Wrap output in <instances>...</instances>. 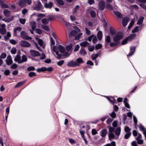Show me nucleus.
<instances>
[{
    "instance_id": "10",
    "label": "nucleus",
    "mask_w": 146,
    "mask_h": 146,
    "mask_svg": "<svg viewBox=\"0 0 146 146\" xmlns=\"http://www.w3.org/2000/svg\"><path fill=\"white\" fill-rule=\"evenodd\" d=\"M129 18L127 17H125L123 18L122 23L123 27H125L127 25L129 21Z\"/></svg>"
},
{
    "instance_id": "46",
    "label": "nucleus",
    "mask_w": 146,
    "mask_h": 146,
    "mask_svg": "<svg viewBox=\"0 0 146 146\" xmlns=\"http://www.w3.org/2000/svg\"><path fill=\"white\" fill-rule=\"evenodd\" d=\"M131 130V129L127 126L124 129L126 133H129Z\"/></svg>"
},
{
    "instance_id": "63",
    "label": "nucleus",
    "mask_w": 146,
    "mask_h": 146,
    "mask_svg": "<svg viewBox=\"0 0 146 146\" xmlns=\"http://www.w3.org/2000/svg\"><path fill=\"white\" fill-rule=\"evenodd\" d=\"M26 20L25 19H19L20 23L22 24H24Z\"/></svg>"
},
{
    "instance_id": "21",
    "label": "nucleus",
    "mask_w": 146,
    "mask_h": 146,
    "mask_svg": "<svg viewBox=\"0 0 146 146\" xmlns=\"http://www.w3.org/2000/svg\"><path fill=\"white\" fill-rule=\"evenodd\" d=\"M144 19V17L143 16H140L139 17V19L137 23V25L141 24L143 23V21Z\"/></svg>"
},
{
    "instance_id": "45",
    "label": "nucleus",
    "mask_w": 146,
    "mask_h": 146,
    "mask_svg": "<svg viewBox=\"0 0 146 146\" xmlns=\"http://www.w3.org/2000/svg\"><path fill=\"white\" fill-rule=\"evenodd\" d=\"M35 67L33 66H31L28 67L27 68V70L29 71H30L35 70Z\"/></svg>"
},
{
    "instance_id": "52",
    "label": "nucleus",
    "mask_w": 146,
    "mask_h": 146,
    "mask_svg": "<svg viewBox=\"0 0 146 146\" xmlns=\"http://www.w3.org/2000/svg\"><path fill=\"white\" fill-rule=\"evenodd\" d=\"M85 29L86 34L88 35H90L91 34V31H90L86 27L85 28Z\"/></svg>"
},
{
    "instance_id": "9",
    "label": "nucleus",
    "mask_w": 146,
    "mask_h": 146,
    "mask_svg": "<svg viewBox=\"0 0 146 146\" xmlns=\"http://www.w3.org/2000/svg\"><path fill=\"white\" fill-rule=\"evenodd\" d=\"M111 42V37L109 35L106 36L105 38V46H107Z\"/></svg>"
},
{
    "instance_id": "48",
    "label": "nucleus",
    "mask_w": 146,
    "mask_h": 146,
    "mask_svg": "<svg viewBox=\"0 0 146 146\" xmlns=\"http://www.w3.org/2000/svg\"><path fill=\"white\" fill-rule=\"evenodd\" d=\"M134 20H132L129 23V26L128 27V29H130L132 26L133 25L134 23Z\"/></svg>"
},
{
    "instance_id": "26",
    "label": "nucleus",
    "mask_w": 146,
    "mask_h": 146,
    "mask_svg": "<svg viewBox=\"0 0 146 146\" xmlns=\"http://www.w3.org/2000/svg\"><path fill=\"white\" fill-rule=\"evenodd\" d=\"M25 2L24 0L20 1L19 3V6L21 7H24L26 6Z\"/></svg>"
},
{
    "instance_id": "29",
    "label": "nucleus",
    "mask_w": 146,
    "mask_h": 146,
    "mask_svg": "<svg viewBox=\"0 0 146 146\" xmlns=\"http://www.w3.org/2000/svg\"><path fill=\"white\" fill-rule=\"evenodd\" d=\"M25 81L19 82L15 86V88H18L21 86L23 85L25 82Z\"/></svg>"
},
{
    "instance_id": "5",
    "label": "nucleus",
    "mask_w": 146,
    "mask_h": 146,
    "mask_svg": "<svg viewBox=\"0 0 146 146\" xmlns=\"http://www.w3.org/2000/svg\"><path fill=\"white\" fill-rule=\"evenodd\" d=\"M0 6L1 8L2 9L10 8L9 5L4 3V1L2 0H0Z\"/></svg>"
},
{
    "instance_id": "42",
    "label": "nucleus",
    "mask_w": 146,
    "mask_h": 146,
    "mask_svg": "<svg viewBox=\"0 0 146 146\" xmlns=\"http://www.w3.org/2000/svg\"><path fill=\"white\" fill-rule=\"evenodd\" d=\"M18 66L17 64L16 63H14L11 65L10 67V68L11 69H16L17 67Z\"/></svg>"
},
{
    "instance_id": "39",
    "label": "nucleus",
    "mask_w": 146,
    "mask_h": 146,
    "mask_svg": "<svg viewBox=\"0 0 146 146\" xmlns=\"http://www.w3.org/2000/svg\"><path fill=\"white\" fill-rule=\"evenodd\" d=\"M77 33V32L75 30H74L71 31L69 34V36H74L76 35Z\"/></svg>"
},
{
    "instance_id": "47",
    "label": "nucleus",
    "mask_w": 146,
    "mask_h": 146,
    "mask_svg": "<svg viewBox=\"0 0 146 146\" xmlns=\"http://www.w3.org/2000/svg\"><path fill=\"white\" fill-rule=\"evenodd\" d=\"M17 52V50L15 48H13L11 50V53L13 54H15Z\"/></svg>"
},
{
    "instance_id": "27",
    "label": "nucleus",
    "mask_w": 146,
    "mask_h": 146,
    "mask_svg": "<svg viewBox=\"0 0 146 146\" xmlns=\"http://www.w3.org/2000/svg\"><path fill=\"white\" fill-rule=\"evenodd\" d=\"M37 72H44L46 71V68L45 67H42L41 68H39L36 69Z\"/></svg>"
},
{
    "instance_id": "53",
    "label": "nucleus",
    "mask_w": 146,
    "mask_h": 146,
    "mask_svg": "<svg viewBox=\"0 0 146 146\" xmlns=\"http://www.w3.org/2000/svg\"><path fill=\"white\" fill-rule=\"evenodd\" d=\"M131 8L133 9H139L138 6L136 5H132L130 6Z\"/></svg>"
},
{
    "instance_id": "31",
    "label": "nucleus",
    "mask_w": 146,
    "mask_h": 146,
    "mask_svg": "<svg viewBox=\"0 0 146 146\" xmlns=\"http://www.w3.org/2000/svg\"><path fill=\"white\" fill-rule=\"evenodd\" d=\"M4 15L6 17H8L10 15V11L9 10H4Z\"/></svg>"
},
{
    "instance_id": "49",
    "label": "nucleus",
    "mask_w": 146,
    "mask_h": 146,
    "mask_svg": "<svg viewBox=\"0 0 146 146\" xmlns=\"http://www.w3.org/2000/svg\"><path fill=\"white\" fill-rule=\"evenodd\" d=\"M29 75L30 77H32L33 76H36V74L35 72H31L29 73Z\"/></svg>"
},
{
    "instance_id": "23",
    "label": "nucleus",
    "mask_w": 146,
    "mask_h": 146,
    "mask_svg": "<svg viewBox=\"0 0 146 146\" xmlns=\"http://www.w3.org/2000/svg\"><path fill=\"white\" fill-rule=\"evenodd\" d=\"M30 26L31 27V29L35 30L36 27V23L34 21H32L30 22Z\"/></svg>"
},
{
    "instance_id": "11",
    "label": "nucleus",
    "mask_w": 146,
    "mask_h": 146,
    "mask_svg": "<svg viewBox=\"0 0 146 146\" xmlns=\"http://www.w3.org/2000/svg\"><path fill=\"white\" fill-rule=\"evenodd\" d=\"M100 135L103 137H105L107 134V130L105 129L101 130L100 133Z\"/></svg>"
},
{
    "instance_id": "15",
    "label": "nucleus",
    "mask_w": 146,
    "mask_h": 146,
    "mask_svg": "<svg viewBox=\"0 0 146 146\" xmlns=\"http://www.w3.org/2000/svg\"><path fill=\"white\" fill-rule=\"evenodd\" d=\"M27 58L26 56L25 55H23L21 56V59L19 63L21 64L24 62H27Z\"/></svg>"
},
{
    "instance_id": "25",
    "label": "nucleus",
    "mask_w": 146,
    "mask_h": 146,
    "mask_svg": "<svg viewBox=\"0 0 146 146\" xmlns=\"http://www.w3.org/2000/svg\"><path fill=\"white\" fill-rule=\"evenodd\" d=\"M55 48V46H54L53 47V50L54 52H55L56 55L57 56L56 58L58 59H60L61 58L62 56V55L61 54H59V52L58 51H55L54 50V48Z\"/></svg>"
},
{
    "instance_id": "62",
    "label": "nucleus",
    "mask_w": 146,
    "mask_h": 146,
    "mask_svg": "<svg viewBox=\"0 0 146 146\" xmlns=\"http://www.w3.org/2000/svg\"><path fill=\"white\" fill-rule=\"evenodd\" d=\"M110 31L112 35H113L115 34V30L111 28V27L110 28Z\"/></svg>"
},
{
    "instance_id": "55",
    "label": "nucleus",
    "mask_w": 146,
    "mask_h": 146,
    "mask_svg": "<svg viewBox=\"0 0 146 146\" xmlns=\"http://www.w3.org/2000/svg\"><path fill=\"white\" fill-rule=\"evenodd\" d=\"M38 43L40 46H43V42L42 40L39 39L38 40Z\"/></svg>"
},
{
    "instance_id": "43",
    "label": "nucleus",
    "mask_w": 146,
    "mask_h": 146,
    "mask_svg": "<svg viewBox=\"0 0 146 146\" xmlns=\"http://www.w3.org/2000/svg\"><path fill=\"white\" fill-rule=\"evenodd\" d=\"M90 14L91 17H94L96 16V12L93 11H91Z\"/></svg>"
},
{
    "instance_id": "8",
    "label": "nucleus",
    "mask_w": 146,
    "mask_h": 146,
    "mask_svg": "<svg viewBox=\"0 0 146 146\" xmlns=\"http://www.w3.org/2000/svg\"><path fill=\"white\" fill-rule=\"evenodd\" d=\"M6 62V64L8 65H9L12 63L13 60L10 55H9L7 56Z\"/></svg>"
},
{
    "instance_id": "30",
    "label": "nucleus",
    "mask_w": 146,
    "mask_h": 146,
    "mask_svg": "<svg viewBox=\"0 0 146 146\" xmlns=\"http://www.w3.org/2000/svg\"><path fill=\"white\" fill-rule=\"evenodd\" d=\"M127 98H125L124 99L123 102L125 106L128 108H130V106L129 104L127 102Z\"/></svg>"
},
{
    "instance_id": "22",
    "label": "nucleus",
    "mask_w": 146,
    "mask_h": 146,
    "mask_svg": "<svg viewBox=\"0 0 146 146\" xmlns=\"http://www.w3.org/2000/svg\"><path fill=\"white\" fill-rule=\"evenodd\" d=\"M72 45L71 44H70L66 45V50L68 51L71 52L72 51Z\"/></svg>"
},
{
    "instance_id": "36",
    "label": "nucleus",
    "mask_w": 146,
    "mask_h": 146,
    "mask_svg": "<svg viewBox=\"0 0 146 146\" xmlns=\"http://www.w3.org/2000/svg\"><path fill=\"white\" fill-rule=\"evenodd\" d=\"M80 53L81 54L84 55L86 54V52L84 48H82L80 51Z\"/></svg>"
},
{
    "instance_id": "20",
    "label": "nucleus",
    "mask_w": 146,
    "mask_h": 146,
    "mask_svg": "<svg viewBox=\"0 0 146 146\" xmlns=\"http://www.w3.org/2000/svg\"><path fill=\"white\" fill-rule=\"evenodd\" d=\"M114 13L118 18H122L123 17V15L118 11H114Z\"/></svg>"
},
{
    "instance_id": "44",
    "label": "nucleus",
    "mask_w": 146,
    "mask_h": 146,
    "mask_svg": "<svg viewBox=\"0 0 146 146\" xmlns=\"http://www.w3.org/2000/svg\"><path fill=\"white\" fill-rule=\"evenodd\" d=\"M6 56L7 55L6 53L5 52H3L1 54L0 56V58L4 59L6 57Z\"/></svg>"
},
{
    "instance_id": "64",
    "label": "nucleus",
    "mask_w": 146,
    "mask_h": 146,
    "mask_svg": "<svg viewBox=\"0 0 146 146\" xmlns=\"http://www.w3.org/2000/svg\"><path fill=\"white\" fill-rule=\"evenodd\" d=\"M9 42L10 43L13 44H16V41L13 39H12L9 40Z\"/></svg>"
},
{
    "instance_id": "32",
    "label": "nucleus",
    "mask_w": 146,
    "mask_h": 146,
    "mask_svg": "<svg viewBox=\"0 0 146 146\" xmlns=\"http://www.w3.org/2000/svg\"><path fill=\"white\" fill-rule=\"evenodd\" d=\"M97 37L99 40H100L102 38V33L100 31H99L98 32L97 34Z\"/></svg>"
},
{
    "instance_id": "57",
    "label": "nucleus",
    "mask_w": 146,
    "mask_h": 146,
    "mask_svg": "<svg viewBox=\"0 0 146 146\" xmlns=\"http://www.w3.org/2000/svg\"><path fill=\"white\" fill-rule=\"evenodd\" d=\"M64 61L62 60L58 62L57 64L59 66H61L64 63Z\"/></svg>"
},
{
    "instance_id": "13",
    "label": "nucleus",
    "mask_w": 146,
    "mask_h": 146,
    "mask_svg": "<svg viewBox=\"0 0 146 146\" xmlns=\"http://www.w3.org/2000/svg\"><path fill=\"white\" fill-rule=\"evenodd\" d=\"M121 129L120 127H118L116 128L114 131V133L115 135L118 137L120 134Z\"/></svg>"
},
{
    "instance_id": "54",
    "label": "nucleus",
    "mask_w": 146,
    "mask_h": 146,
    "mask_svg": "<svg viewBox=\"0 0 146 146\" xmlns=\"http://www.w3.org/2000/svg\"><path fill=\"white\" fill-rule=\"evenodd\" d=\"M131 133L129 132L127 133H126L125 135V138L126 139H128L131 136Z\"/></svg>"
},
{
    "instance_id": "18",
    "label": "nucleus",
    "mask_w": 146,
    "mask_h": 146,
    "mask_svg": "<svg viewBox=\"0 0 146 146\" xmlns=\"http://www.w3.org/2000/svg\"><path fill=\"white\" fill-rule=\"evenodd\" d=\"M136 34H132L130 35L127 38L129 41H131L134 39L136 36Z\"/></svg>"
},
{
    "instance_id": "28",
    "label": "nucleus",
    "mask_w": 146,
    "mask_h": 146,
    "mask_svg": "<svg viewBox=\"0 0 146 146\" xmlns=\"http://www.w3.org/2000/svg\"><path fill=\"white\" fill-rule=\"evenodd\" d=\"M55 1L58 4L60 5H63L64 3L63 0H55Z\"/></svg>"
},
{
    "instance_id": "34",
    "label": "nucleus",
    "mask_w": 146,
    "mask_h": 146,
    "mask_svg": "<svg viewBox=\"0 0 146 146\" xmlns=\"http://www.w3.org/2000/svg\"><path fill=\"white\" fill-rule=\"evenodd\" d=\"M88 44V42L87 41H84L80 43V45L81 46L85 47H86Z\"/></svg>"
},
{
    "instance_id": "51",
    "label": "nucleus",
    "mask_w": 146,
    "mask_h": 146,
    "mask_svg": "<svg viewBox=\"0 0 146 146\" xmlns=\"http://www.w3.org/2000/svg\"><path fill=\"white\" fill-rule=\"evenodd\" d=\"M82 33H79L77 36H76V37L75 38V40H79L81 36L82 35Z\"/></svg>"
},
{
    "instance_id": "59",
    "label": "nucleus",
    "mask_w": 146,
    "mask_h": 146,
    "mask_svg": "<svg viewBox=\"0 0 146 146\" xmlns=\"http://www.w3.org/2000/svg\"><path fill=\"white\" fill-rule=\"evenodd\" d=\"M40 59L41 60H43L45 58L46 56L44 53H42L41 55H40Z\"/></svg>"
},
{
    "instance_id": "60",
    "label": "nucleus",
    "mask_w": 146,
    "mask_h": 146,
    "mask_svg": "<svg viewBox=\"0 0 146 146\" xmlns=\"http://www.w3.org/2000/svg\"><path fill=\"white\" fill-rule=\"evenodd\" d=\"M134 122L135 123V125L136 126L137 124V118L135 116H133Z\"/></svg>"
},
{
    "instance_id": "38",
    "label": "nucleus",
    "mask_w": 146,
    "mask_h": 146,
    "mask_svg": "<svg viewBox=\"0 0 146 146\" xmlns=\"http://www.w3.org/2000/svg\"><path fill=\"white\" fill-rule=\"evenodd\" d=\"M42 23L44 24H48V21L47 19L46 18L43 19L41 20Z\"/></svg>"
},
{
    "instance_id": "37",
    "label": "nucleus",
    "mask_w": 146,
    "mask_h": 146,
    "mask_svg": "<svg viewBox=\"0 0 146 146\" xmlns=\"http://www.w3.org/2000/svg\"><path fill=\"white\" fill-rule=\"evenodd\" d=\"M41 26L42 28L45 30L47 31H50V29L48 26L42 25Z\"/></svg>"
},
{
    "instance_id": "14",
    "label": "nucleus",
    "mask_w": 146,
    "mask_h": 146,
    "mask_svg": "<svg viewBox=\"0 0 146 146\" xmlns=\"http://www.w3.org/2000/svg\"><path fill=\"white\" fill-rule=\"evenodd\" d=\"M35 8V9H41L42 8V5L39 1L36 2Z\"/></svg>"
},
{
    "instance_id": "24",
    "label": "nucleus",
    "mask_w": 146,
    "mask_h": 146,
    "mask_svg": "<svg viewBox=\"0 0 146 146\" xmlns=\"http://www.w3.org/2000/svg\"><path fill=\"white\" fill-rule=\"evenodd\" d=\"M58 49L60 52L62 53H64L65 50V48L61 45H60L58 46Z\"/></svg>"
},
{
    "instance_id": "56",
    "label": "nucleus",
    "mask_w": 146,
    "mask_h": 146,
    "mask_svg": "<svg viewBox=\"0 0 146 146\" xmlns=\"http://www.w3.org/2000/svg\"><path fill=\"white\" fill-rule=\"evenodd\" d=\"M70 53L69 52H64V53L63 54V56H65L66 57H68L70 56Z\"/></svg>"
},
{
    "instance_id": "61",
    "label": "nucleus",
    "mask_w": 146,
    "mask_h": 146,
    "mask_svg": "<svg viewBox=\"0 0 146 146\" xmlns=\"http://www.w3.org/2000/svg\"><path fill=\"white\" fill-rule=\"evenodd\" d=\"M102 45L100 44H99L95 46V48L97 49H99L101 48H102Z\"/></svg>"
},
{
    "instance_id": "1",
    "label": "nucleus",
    "mask_w": 146,
    "mask_h": 146,
    "mask_svg": "<svg viewBox=\"0 0 146 146\" xmlns=\"http://www.w3.org/2000/svg\"><path fill=\"white\" fill-rule=\"evenodd\" d=\"M123 37V34L121 32H118L113 37V40L114 42L119 44L120 40Z\"/></svg>"
},
{
    "instance_id": "50",
    "label": "nucleus",
    "mask_w": 146,
    "mask_h": 146,
    "mask_svg": "<svg viewBox=\"0 0 146 146\" xmlns=\"http://www.w3.org/2000/svg\"><path fill=\"white\" fill-rule=\"evenodd\" d=\"M35 31L36 33L40 35L42 33L41 30L39 29H36L35 30Z\"/></svg>"
},
{
    "instance_id": "6",
    "label": "nucleus",
    "mask_w": 146,
    "mask_h": 146,
    "mask_svg": "<svg viewBox=\"0 0 146 146\" xmlns=\"http://www.w3.org/2000/svg\"><path fill=\"white\" fill-rule=\"evenodd\" d=\"M30 53L31 55L35 57L40 56V53L34 50H31L30 51Z\"/></svg>"
},
{
    "instance_id": "17",
    "label": "nucleus",
    "mask_w": 146,
    "mask_h": 146,
    "mask_svg": "<svg viewBox=\"0 0 146 146\" xmlns=\"http://www.w3.org/2000/svg\"><path fill=\"white\" fill-rule=\"evenodd\" d=\"M21 57L19 54H17L16 55V57H15L14 60L16 62H17L18 64H21L19 63L20 61L21 60Z\"/></svg>"
},
{
    "instance_id": "12",
    "label": "nucleus",
    "mask_w": 146,
    "mask_h": 146,
    "mask_svg": "<svg viewBox=\"0 0 146 146\" xmlns=\"http://www.w3.org/2000/svg\"><path fill=\"white\" fill-rule=\"evenodd\" d=\"M135 49V48L134 46H131L130 48V51L129 53L127 55V56H131L134 53Z\"/></svg>"
},
{
    "instance_id": "2",
    "label": "nucleus",
    "mask_w": 146,
    "mask_h": 146,
    "mask_svg": "<svg viewBox=\"0 0 146 146\" xmlns=\"http://www.w3.org/2000/svg\"><path fill=\"white\" fill-rule=\"evenodd\" d=\"M20 35L21 37L24 39L28 40L32 39V38L30 36H28L24 31H22L21 32Z\"/></svg>"
},
{
    "instance_id": "33",
    "label": "nucleus",
    "mask_w": 146,
    "mask_h": 146,
    "mask_svg": "<svg viewBox=\"0 0 146 146\" xmlns=\"http://www.w3.org/2000/svg\"><path fill=\"white\" fill-rule=\"evenodd\" d=\"M76 61L78 63L77 66H79L80 63H82L83 62V60L81 58H77Z\"/></svg>"
},
{
    "instance_id": "4",
    "label": "nucleus",
    "mask_w": 146,
    "mask_h": 146,
    "mask_svg": "<svg viewBox=\"0 0 146 146\" xmlns=\"http://www.w3.org/2000/svg\"><path fill=\"white\" fill-rule=\"evenodd\" d=\"M77 63L76 61L72 60L67 63V66L68 67H73L77 66Z\"/></svg>"
},
{
    "instance_id": "16",
    "label": "nucleus",
    "mask_w": 146,
    "mask_h": 146,
    "mask_svg": "<svg viewBox=\"0 0 146 146\" xmlns=\"http://www.w3.org/2000/svg\"><path fill=\"white\" fill-rule=\"evenodd\" d=\"M139 29H140V30H141L142 29V27L141 26H137L132 31V33H135L138 32L139 31Z\"/></svg>"
},
{
    "instance_id": "40",
    "label": "nucleus",
    "mask_w": 146,
    "mask_h": 146,
    "mask_svg": "<svg viewBox=\"0 0 146 146\" xmlns=\"http://www.w3.org/2000/svg\"><path fill=\"white\" fill-rule=\"evenodd\" d=\"M98 56V54H93L92 55V60H95Z\"/></svg>"
},
{
    "instance_id": "41",
    "label": "nucleus",
    "mask_w": 146,
    "mask_h": 146,
    "mask_svg": "<svg viewBox=\"0 0 146 146\" xmlns=\"http://www.w3.org/2000/svg\"><path fill=\"white\" fill-rule=\"evenodd\" d=\"M6 32V30L5 28H0V33L2 35L5 34Z\"/></svg>"
},
{
    "instance_id": "35",
    "label": "nucleus",
    "mask_w": 146,
    "mask_h": 146,
    "mask_svg": "<svg viewBox=\"0 0 146 146\" xmlns=\"http://www.w3.org/2000/svg\"><path fill=\"white\" fill-rule=\"evenodd\" d=\"M109 138L110 140L112 139H114L115 137L114 134L113 133H109L108 134Z\"/></svg>"
},
{
    "instance_id": "7",
    "label": "nucleus",
    "mask_w": 146,
    "mask_h": 146,
    "mask_svg": "<svg viewBox=\"0 0 146 146\" xmlns=\"http://www.w3.org/2000/svg\"><path fill=\"white\" fill-rule=\"evenodd\" d=\"M99 9H104L105 7V2L102 1H99L98 4Z\"/></svg>"
},
{
    "instance_id": "19",
    "label": "nucleus",
    "mask_w": 146,
    "mask_h": 146,
    "mask_svg": "<svg viewBox=\"0 0 146 146\" xmlns=\"http://www.w3.org/2000/svg\"><path fill=\"white\" fill-rule=\"evenodd\" d=\"M53 3L51 2L48 3H46L44 4V7L46 8L50 9L52 7Z\"/></svg>"
},
{
    "instance_id": "3",
    "label": "nucleus",
    "mask_w": 146,
    "mask_h": 146,
    "mask_svg": "<svg viewBox=\"0 0 146 146\" xmlns=\"http://www.w3.org/2000/svg\"><path fill=\"white\" fill-rule=\"evenodd\" d=\"M19 45L21 46L25 47H29L31 45L29 42L25 40L21 41L19 43Z\"/></svg>"
},
{
    "instance_id": "58",
    "label": "nucleus",
    "mask_w": 146,
    "mask_h": 146,
    "mask_svg": "<svg viewBox=\"0 0 146 146\" xmlns=\"http://www.w3.org/2000/svg\"><path fill=\"white\" fill-rule=\"evenodd\" d=\"M128 41H129L127 38H125L122 42L121 44L122 45H124L126 44L127 43Z\"/></svg>"
}]
</instances>
